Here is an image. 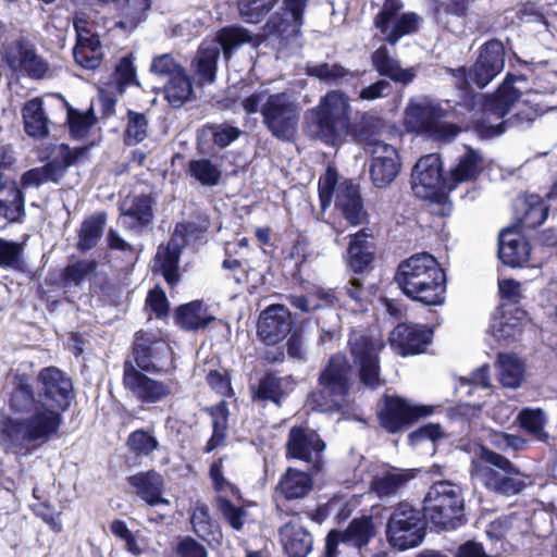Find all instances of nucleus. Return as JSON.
<instances>
[{
    "mask_svg": "<svg viewBox=\"0 0 557 557\" xmlns=\"http://www.w3.org/2000/svg\"><path fill=\"white\" fill-rule=\"evenodd\" d=\"M412 190L422 199H436L447 190V177L442 175L441 158L436 153L421 157L412 170Z\"/></svg>",
    "mask_w": 557,
    "mask_h": 557,
    "instance_id": "2eb2a0df",
    "label": "nucleus"
},
{
    "mask_svg": "<svg viewBox=\"0 0 557 557\" xmlns=\"http://www.w3.org/2000/svg\"><path fill=\"white\" fill-rule=\"evenodd\" d=\"M72 392L70 377L54 367L39 372L38 397L21 381L0 417V447L8 454L26 456L49 442L59 432Z\"/></svg>",
    "mask_w": 557,
    "mask_h": 557,
    "instance_id": "f257e3e1",
    "label": "nucleus"
},
{
    "mask_svg": "<svg viewBox=\"0 0 557 557\" xmlns=\"http://www.w3.org/2000/svg\"><path fill=\"white\" fill-rule=\"evenodd\" d=\"M75 62L86 70H96L102 62L103 51L99 37L77 41L73 50Z\"/></svg>",
    "mask_w": 557,
    "mask_h": 557,
    "instance_id": "a18cd8bd",
    "label": "nucleus"
},
{
    "mask_svg": "<svg viewBox=\"0 0 557 557\" xmlns=\"http://www.w3.org/2000/svg\"><path fill=\"white\" fill-rule=\"evenodd\" d=\"M432 412V407L412 405L396 396H385L379 407L377 414L382 428L391 433H395L406 424L419 418L428 417Z\"/></svg>",
    "mask_w": 557,
    "mask_h": 557,
    "instance_id": "dca6fc26",
    "label": "nucleus"
},
{
    "mask_svg": "<svg viewBox=\"0 0 557 557\" xmlns=\"http://www.w3.org/2000/svg\"><path fill=\"white\" fill-rule=\"evenodd\" d=\"M127 446L136 455L149 456L159 448V441L147 430H136L127 438Z\"/></svg>",
    "mask_w": 557,
    "mask_h": 557,
    "instance_id": "6e6d98bb",
    "label": "nucleus"
},
{
    "mask_svg": "<svg viewBox=\"0 0 557 557\" xmlns=\"http://www.w3.org/2000/svg\"><path fill=\"white\" fill-rule=\"evenodd\" d=\"M134 493L149 506H169V499L162 496L164 491L163 476L154 471L139 472L128 478Z\"/></svg>",
    "mask_w": 557,
    "mask_h": 557,
    "instance_id": "bb28decb",
    "label": "nucleus"
},
{
    "mask_svg": "<svg viewBox=\"0 0 557 557\" xmlns=\"http://www.w3.org/2000/svg\"><path fill=\"white\" fill-rule=\"evenodd\" d=\"M48 182L57 183L59 180L47 165L32 169L22 176L24 187H38Z\"/></svg>",
    "mask_w": 557,
    "mask_h": 557,
    "instance_id": "0e129e2a",
    "label": "nucleus"
},
{
    "mask_svg": "<svg viewBox=\"0 0 557 557\" xmlns=\"http://www.w3.org/2000/svg\"><path fill=\"white\" fill-rule=\"evenodd\" d=\"M442 437L443 432L440 425L429 424L412 432L409 435V443L411 446L426 444L431 448H434L435 443Z\"/></svg>",
    "mask_w": 557,
    "mask_h": 557,
    "instance_id": "052dcab7",
    "label": "nucleus"
},
{
    "mask_svg": "<svg viewBox=\"0 0 557 557\" xmlns=\"http://www.w3.org/2000/svg\"><path fill=\"white\" fill-rule=\"evenodd\" d=\"M123 383L133 396L145 404H156L170 396L176 386L172 380L166 382L150 379L131 362L124 364Z\"/></svg>",
    "mask_w": 557,
    "mask_h": 557,
    "instance_id": "f3484780",
    "label": "nucleus"
},
{
    "mask_svg": "<svg viewBox=\"0 0 557 557\" xmlns=\"http://www.w3.org/2000/svg\"><path fill=\"white\" fill-rule=\"evenodd\" d=\"M498 380L504 387L516 389L524 377V363L515 355L500 354L497 361Z\"/></svg>",
    "mask_w": 557,
    "mask_h": 557,
    "instance_id": "37998d69",
    "label": "nucleus"
},
{
    "mask_svg": "<svg viewBox=\"0 0 557 557\" xmlns=\"http://www.w3.org/2000/svg\"><path fill=\"white\" fill-rule=\"evenodd\" d=\"M414 476L413 470L386 467L371 482V491L380 498L393 497Z\"/></svg>",
    "mask_w": 557,
    "mask_h": 557,
    "instance_id": "473e14b6",
    "label": "nucleus"
},
{
    "mask_svg": "<svg viewBox=\"0 0 557 557\" xmlns=\"http://www.w3.org/2000/svg\"><path fill=\"white\" fill-rule=\"evenodd\" d=\"M518 102L519 94L510 86L500 88L492 98L487 99L483 107L485 119L481 122V126L487 131V135H502L505 132V122L497 121L509 113Z\"/></svg>",
    "mask_w": 557,
    "mask_h": 557,
    "instance_id": "412c9836",
    "label": "nucleus"
},
{
    "mask_svg": "<svg viewBox=\"0 0 557 557\" xmlns=\"http://www.w3.org/2000/svg\"><path fill=\"white\" fill-rule=\"evenodd\" d=\"M313 487V480L308 473L296 468H288L281 476L276 493L286 500L305 498Z\"/></svg>",
    "mask_w": 557,
    "mask_h": 557,
    "instance_id": "72a5a7b5",
    "label": "nucleus"
},
{
    "mask_svg": "<svg viewBox=\"0 0 557 557\" xmlns=\"http://www.w3.org/2000/svg\"><path fill=\"white\" fill-rule=\"evenodd\" d=\"M114 79L117 83L121 92L131 85H138L132 54L123 57L116 64Z\"/></svg>",
    "mask_w": 557,
    "mask_h": 557,
    "instance_id": "bf43d9fd",
    "label": "nucleus"
},
{
    "mask_svg": "<svg viewBox=\"0 0 557 557\" xmlns=\"http://www.w3.org/2000/svg\"><path fill=\"white\" fill-rule=\"evenodd\" d=\"M395 281L404 294L414 301L425 306H440L444 302L445 273L436 259L426 252L403 261L398 265Z\"/></svg>",
    "mask_w": 557,
    "mask_h": 557,
    "instance_id": "f03ea898",
    "label": "nucleus"
},
{
    "mask_svg": "<svg viewBox=\"0 0 557 557\" xmlns=\"http://www.w3.org/2000/svg\"><path fill=\"white\" fill-rule=\"evenodd\" d=\"M446 112L429 98L411 99L405 110V125L413 133L433 132Z\"/></svg>",
    "mask_w": 557,
    "mask_h": 557,
    "instance_id": "4be33fe9",
    "label": "nucleus"
},
{
    "mask_svg": "<svg viewBox=\"0 0 557 557\" xmlns=\"http://www.w3.org/2000/svg\"><path fill=\"white\" fill-rule=\"evenodd\" d=\"M176 553L180 557H207L206 548L189 536L183 537L178 541Z\"/></svg>",
    "mask_w": 557,
    "mask_h": 557,
    "instance_id": "774afa93",
    "label": "nucleus"
},
{
    "mask_svg": "<svg viewBox=\"0 0 557 557\" xmlns=\"http://www.w3.org/2000/svg\"><path fill=\"white\" fill-rule=\"evenodd\" d=\"M249 40L248 30L242 27L223 28L215 37L203 40L190 64L197 85L203 87L215 82L221 50L228 60L233 49Z\"/></svg>",
    "mask_w": 557,
    "mask_h": 557,
    "instance_id": "39448f33",
    "label": "nucleus"
},
{
    "mask_svg": "<svg viewBox=\"0 0 557 557\" xmlns=\"http://www.w3.org/2000/svg\"><path fill=\"white\" fill-rule=\"evenodd\" d=\"M134 355L137 367L146 372H168L174 368L169 343L150 333L136 334Z\"/></svg>",
    "mask_w": 557,
    "mask_h": 557,
    "instance_id": "4468645a",
    "label": "nucleus"
},
{
    "mask_svg": "<svg viewBox=\"0 0 557 557\" xmlns=\"http://www.w3.org/2000/svg\"><path fill=\"white\" fill-rule=\"evenodd\" d=\"M263 123L277 138L289 140L294 137L300 115L296 99L288 92L272 94L261 110Z\"/></svg>",
    "mask_w": 557,
    "mask_h": 557,
    "instance_id": "9b49d317",
    "label": "nucleus"
},
{
    "mask_svg": "<svg viewBox=\"0 0 557 557\" xmlns=\"http://www.w3.org/2000/svg\"><path fill=\"white\" fill-rule=\"evenodd\" d=\"M191 523L194 531L201 537H205L211 530V517L209 507L203 503H196L193 508Z\"/></svg>",
    "mask_w": 557,
    "mask_h": 557,
    "instance_id": "680f3d73",
    "label": "nucleus"
},
{
    "mask_svg": "<svg viewBox=\"0 0 557 557\" xmlns=\"http://www.w3.org/2000/svg\"><path fill=\"white\" fill-rule=\"evenodd\" d=\"M150 71L153 75L166 82L169 78L183 73L185 69L176 62L172 54L164 53L153 58Z\"/></svg>",
    "mask_w": 557,
    "mask_h": 557,
    "instance_id": "4d7b16f0",
    "label": "nucleus"
},
{
    "mask_svg": "<svg viewBox=\"0 0 557 557\" xmlns=\"http://www.w3.org/2000/svg\"><path fill=\"white\" fill-rule=\"evenodd\" d=\"M330 533L337 534L336 542L343 550L352 547L360 554L374 537L375 528L370 517H361L354 519L344 531L332 530Z\"/></svg>",
    "mask_w": 557,
    "mask_h": 557,
    "instance_id": "7c9ffc66",
    "label": "nucleus"
},
{
    "mask_svg": "<svg viewBox=\"0 0 557 557\" xmlns=\"http://www.w3.org/2000/svg\"><path fill=\"white\" fill-rule=\"evenodd\" d=\"M292 324L288 309L283 305H272L260 313L257 333L267 345H275L290 332Z\"/></svg>",
    "mask_w": 557,
    "mask_h": 557,
    "instance_id": "5701e85b",
    "label": "nucleus"
},
{
    "mask_svg": "<svg viewBox=\"0 0 557 557\" xmlns=\"http://www.w3.org/2000/svg\"><path fill=\"white\" fill-rule=\"evenodd\" d=\"M347 405L345 400L342 398H337L333 393H327L322 389L318 392H312L308 395L307 406L311 410L320 411V412H333L341 410Z\"/></svg>",
    "mask_w": 557,
    "mask_h": 557,
    "instance_id": "864d4df0",
    "label": "nucleus"
},
{
    "mask_svg": "<svg viewBox=\"0 0 557 557\" xmlns=\"http://www.w3.org/2000/svg\"><path fill=\"white\" fill-rule=\"evenodd\" d=\"M374 69L383 76H387L396 83L407 85L416 77V69H401L399 62L394 59L385 46L379 47L371 55Z\"/></svg>",
    "mask_w": 557,
    "mask_h": 557,
    "instance_id": "f704fd0d",
    "label": "nucleus"
},
{
    "mask_svg": "<svg viewBox=\"0 0 557 557\" xmlns=\"http://www.w3.org/2000/svg\"><path fill=\"white\" fill-rule=\"evenodd\" d=\"M338 174L329 166L319 181V198L322 209H326L335 191V207L351 225L362 224L366 220L362 200L358 186L351 181H344L337 185Z\"/></svg>",
    "mask_w": 557,
    "mask_h": 557,
    "instance_id": "0eeeda50",
    "label": "nucleus"
},
{
    "mask_svg": "<svg viewBox=\"0 0 557 557\" xmlns=\"http://www.w3.org/2000/svg\"><path fill=\"white\" fill-rule=\"evenodd\" d=\"M527 322V312L516 307H503L491 323V333L497 341L515 339L521 334Z\"/></svg>",
    "mask_w": 557,
    "mask_h": 557,
    "instance_id": "c756f323",
    "label": "nucleus"
},
{
    "mask_svg": "<svg viewBox=\"0 0 557 557\" xmlns=\"http://www.w3.org/2000/svg\"><path fill=\"white\" fill-rule=\"evenodd\" d=\"M307 74L322 81L336 82L346 77L349 73L337 63H308Z\"/></svg>",
    "mask_w": 557,
    "mask_h": 557,
    "instance_id": "13d9d810",
    "label": "nucleus"
},
{
    "mask_svg": "<svg viewBox=\"0 0 557 557\" xmlns=\"http://www.w3.org/2000/svg\"><path fill=\"white\" fill-rule=\"evenodd\" d=\"M431 333L422 325L398 324L389 335V344L401 356L423 352Z\"/></svg>",
    "mask_w": 557,
    "mask_h": 557,
    "instance_id": "b1692460",
    "label": "nucleus"
},
{
    "mask_svg": "<svg viewBox=\"0 0 557 557\" xmlns=\"http://www.w3.org/2000/svg\"><path fill=\"white\" fill-rule=\"evenodd\" d=\"M120 209L122 226L129 231H143L149 226L153 218L152 199L146 195L125 199Z\"/></svg>",
    "mask_w": 557,
    "mask_h": 557,
    "instance_id": "a878e982",
    "label": "nucleus"
},
{
    "mask_svg": "<svg viewBox=\"0 0 557 557\" xmlns=\"http://www.w3.org/2000/svg\"><path fill=\"white\" fill-rule=\"evenodd\" d=\"M47 103L48 107H54L65 113L66 123L74 137H84L95 123V116L91 109L86 112L75 110L71 108L61 96H49L47 98Z\"/></svg>",
    "mask_w": 557,
    "mask_h": 557,
    "instance_id": "e433bc0d",
    "label": "nucleus"
},
{
    "mask_svg": "<svg viewBox=\"0 0 557 557\" xmlns=\"http://www.w3.org/2000/svg\"><path fill=\"white\" fill-rule=\"evenodd\" d=\"M188 173L205 186L216 185L221 177L219 168L208 159L191 160L188 164Z\"/></svg>",
    "mask_w": 557,
    "mask_h": 557,
    "instance_id": "603ef678",
    "label": "nucleus"
},
{
    "mask_svg": "<svg viewBox=\"0 0 557 557\" xmlns=\"http://www.w3.org/2000/svg\"><path fill=\"white\" fill-rule=\"evenodd\" d=\"M281 541L288 557H307L313 546L311 533L302 525L299 517L293 518L281 530Z\"/></svg>",
    "mask_w": 557,
    "mask_h": 557,
    "instance_id": "cd10ccee",
    "label": "nucleus"
},
{
    "mask_svg": "<svg viewBox=\"0 0 557 557\" xmlns=\"http://www.w3.org/2000/svg\"><path fill=\"white\" fill-rule=\"evenodd\" d=\"M519 426L536 441L547 443L549 434L546 431L548 417L542 408H523L517 416Z\"/></svg>",
    "mask_w": 557,
    "mask_h": 557,
    "instance_id": "a19ab883",
    "label": "nucleus"
},
{
    "mask_svg": "<svg viewBox=\"0 0 557 557\" xmlns=\"http://www.w3.org/2000/svg\"><path fill=\"white\" fill-rule=\"evenodd\" d=\"M309 0H284L281 11L271 15L264 25V34L286 40L300 32L304 12Z\"/></svg>",
    "mask_w": 557,
    "mask_h": 557,
    "instance_id": "6ab92c4d",
    "label": "nucleus"
},
{
    "mask_svg": "<svg viewBox=\"0 0 557 557\" xmlns=\"http://www.w3.org/2000/svg\"><path fill=\"white\" fill-rule=\"evenodd\" d=\"M424 517L438 530H454L462 524L465 500L460 486L449 481L435 482L424 498Z\"/></svg>",
    "mask_w": 557,
    "mask_h": 557,
    "instance_id": "423d86ee",
    "label": "nucleus"
},
{
    "mask_svg": "<svg viewBox=\"0 0 557 557\" xmlns=\"http://www.w3.org/2000/svg\"><path fill=\"white\" fill-rule=\"evenodd\" d=\"M515 212L523 227L534 228L546 220L548 206L537 195H524L517 199Z\"/></svg>",
    "mask_w": 557,
    "mask_h": 557,
    "instance_id": "c9c22d12",
    "label": "nucleus"
},
{
    "mask_svg": "<svg viewBox=\"0 0 557 557\" xmlns=\"http://www.w3.org/2000/svg\"><path fill=\"white\" fill-rule=\"evenodd\" d=\"M271 95L272 94H269L267 89H258L242 100L243 109L247 114L261 113V110L265 108V103Z\"/></svg>",
    "mask_w": 557,
    "mask_h": 557,
    "instance_id": "338daca9",
    "label": "nucleus"
},
{
    "mask_svg": "<svg viewBox=\"0 0 557 557\" xmlns=\"http://www.w3.org/2000/svg\"><path fill=\"white\" fill-rule=\"evenodd\" d=\"M210 416L212 418L213 433L205 446L206 453H211L225 443L228 419V409L225 401H221L210 408Z\"/></svg>",
    "mask_w": 557,
    "mask_h": 557,
    "instance_id": "de8ad7c7",
    "label": "nucleus"
},
{
    "mask_svg": "<svg viewBox=\"0 0 557 557\" xmlns=\"http://www.w3.org/2000/svg\"><path fill=\"white\" fill-rule=\"evenodd\" d=\"M482 157L478 151L468 149L467 152L458 159L457 164L450 170L449 176L446 181L447 191H451L461 183L475 180L482 171Z\"/></svg>",
    "mask_w": 557,
    "mask_h": 557,
    "instance_id": "4c0bfd02",
    "label": "nucleus"
},
{
    "mask_svg": "<svg viewBox=\"0 0 557 557\" xmlns=\"http://www.w3.org/2000/svg\"><path fill=\"white\" fill-rule=\"evenodd\" d=\"M278 0H237L240 17L247 23H259Z\"/></svg>",
    "mask_w": 557,
    "mask_h": 557,
    "instance_id": "3c124183",
    "label": "nucleus"
},
{
    "mask_svg": "<svg viewBox=\"0 0 557 557\" xmlns=\"http://www.w3.org/2000/svg\"><path fill=\"white\" fill-rule=\"evenodd\" d=\"M471 462V478L497 495L510 497L528 486V476L506 457L480 447Z\"/></svg>",
    "mask_w": 557,
    "mask_h": 557,
    "instance_id": "7ed1b4c3",
    "label": "nucleus"
},
{
    "mask_svg": "<svg viewBox=\"0 0 557 557\" xmlns=\"http://www.w3.org/2000/svg\"><path fill=\"white\" fill-rule=\"evenodd\" d=\"M106 221V213L99 212L89 216L82 223L77 244L79 249L89 250L97 245L103 233Z\"/></svg>",
    "mask_w": 557,
    "mask_h": 557,
    "instance_id": "09e8293b",
    "label": "nucleus"
},
{
    "mask_svg": "<svg viewBox=\"0 0 557 557\" xmlns=\"http://www.w3.org/2000/svg\"><path fill=\"white\" fill-rule=\"evenodd\" d=\"M220 509L230 525L235 530H242L247 520V510L243 507H236L227 499L220 500Z\"/></svg>",
    "mask_w": 557,
    "mask_h": 557,
    "instance_id": "e2e57ef3",
    "label": "nucleus"
},
{
    "mask_svg": "<svg viewBox=\"0 0 557 557\" xmlns=\"http://www.w3.org/2000/svg\"><path fill=\"white\" fill-rule=\"evenodd\" d=\"M366 230L351 235L347 249L348 267L356 273L362 272L373 260V250Z\"/></svg>",
    "mask_w": 557,
    "mask_h": 557,
    "instance_id": "58836bf2",
    "label": "nucleus"
},
{
    "mask_svg": "<svg viewBox=\"0 0 557 557\" xmlns=\"http://www.w3.org/2000/svg\"><path fill=\"white\" fill-rule=\"evenodd\" d=\"M0 57L16 76L42 79L50 71L48 62L37 54L34 45L23 38L4 44Z\"/></svg>",
    "mask_w": 557,
    "mask_h": 557,
    "instance_id": "f8f14e48",
    "label": "nucleus"
},
{
    "mask_svg": "<svg viewBox=\"0 0 557 557\" xmlns=\"http://www.w3.org/2000/svg\"><path fill=\"white\" fill-rule=\"evenodd\" d=\"M350 366L344 355L333 356L325 369L320 373L319 384L327 393H333L348 404L350 388Z\"/></svg>",
    "mask_w": 557,
    "mask_h": 557,
    "instance_id": "393cba45",
    "label": "nucleus"
},
{
    "mask_svg": "<svg viewBox=\"0 0 557 557\" xmlns=\"http://www.w3.org/2000/svg\"><path fill=\"white\" fill-rule=\"evenodd\" d=\"M186 230L187 226H176L169 243L165 246L160 245L158 248L156 262L160 265L162 275L170 285H174L178 281L177 268L183 247L178 236Z\"/></svg>",
    "mask_w": 557,
    "mask_h": 557,
    "instance_id": "2f4dec72",
    "label": "nucleus"
},
{
    "mask_svg": "<svg viewBox=\"0 0 557 557\" xmlns=\"http://www.w3.org/2000/svg\"><path fill=\"white\" fill-rule=\"evenodd\" d=\"M314 120L308 124L311 137L336 145L349 133L351 125L350 98L342 90H331L311 110Z\"/></svg>",
    "mask_w": 557,
    "mask_h": 557,
    "instance_id": "20e7f679",
    "label": "nucleus"
},
{
    "mask_svg": "<svg viewBox=\"0 0 557 557\" xmlns=\"http://www.w3.org/2000/svg\"><path fill=\"white\" fill-rule=\"evenodd\" d=\"M47 166L60 180L66 169L74 163L77 153L73 151L67 145L60 144L53 145L48 154Z\"/></svg>",
    "mask_w": 557,
    "mask_h": 557,
    "instance_id": "8fccbe9b",
    "label": "nucleus"
},
{
    "mask_svg": "<svg viewBox=\"0 0 557 557\" xmlns=\"http://www.w3.org/2000/svg\"><path fill=\"white\" fill-rule=\"evenodd\" d=\"M163 95L173 108H181L194 99V86L186 71L164 82Z\"/></svg>",
    "mask_w": 557,
    "mask_h": 557,
    "instance_id": "79ce46f5",
    "label": "nucleus"
},
{
    "mask_svg": "<svg viewBox=\"0 0 557 557\" xmlns=\"http://www.w3.org/2000/svg\"><path fill=\"white\" fill-rule=\"evenodd\" d=\"M95 270V262L82 260L72 263L65 269V278L72 283H78L87 277Z\"/></svg>",
    "mask_w": 557,
    "mask_h": 557,
    "instance_id": "69168bd1",
    "label": "nucleus"
},
{
    "mask_svg": "<svg viewBox=\"0 0 557 557\" xmlns=\"http://www.w3.org/2000/svg\"><path fill=\"white\" fill-rule=\"evenodd\" d=\"M386 539L391 546L406 550L419 546L424 539V523L419 509L400 503L386 525Z\"/></svg>",
    "mask_w": 557,
    "mask_h": 557,
    "instance_id": "9d476101",
    "label": "nucleus"
},
{
    "mask_svg": "<svg viewBox=\"0 0 557 557\" xmlns=\"http://www.w3.org/2000/svg\"><path fill=\"white\" fill-rule=\"evenodd\" d=\"M401 9L403 3L399 0H386L374 17L375 27L391 46H396L403 37L417 33L421 25L422 18L417 13H400Z\"/></svg>",
    "mask_w": 557,
    "mask_h": 557,
    "instance_id": "ddd939ff",
    "label": "nucleus"
},
{
    "mask_svg": "<svg viewBox=\"0 0 557 557\" xmlns=\"http://www.w3.org/2000/svg\"><path fill=\"white\" fill-rule=\"evenodd\" d=\"M325 443L315 431L302 426L290 429L286 442L287 457L299 459L318 468L322 461Z\"/></svg>",
    "mask_w": 557,
    "mask_h": 557,
    "instance_id": "aec40b11",
    "label": "nucleus"
},
{
    "mask_svg": "<svg viewBox=\"0 0 557 557\" xmlns=\"http://www.w3.org/2000/svg\"><path fill=\"white\" fill-rule=\"evenodd\" d=\"M176 320L185 330H198L206 327L214 317L208 312L201 301H193L177 309Z\"/></svg>",
    "mask_w": 557,
    "mask_h": 557,
    "instance_id": "c03bdc74",
    "label": "nucleus"
},
{
    "mask_svg": "<svg viewBox=\"0 0 557 557\" xmlns=\"http://www.w3.org/2000/svg\"><path fill=\"white\" fill-rule=\"evenodd\" d=\"M498 256L504 264L521 267L529 260L530 245L516 227L505 228L499 234Z\"/></svg>",
    "mask_w": 557,
    "mask_h": 557,
    "instance_id": "c85d7f7f",
    "label": "nucleus"
},
{
    "mask_svg": "<svg viewBox=\"0 0 557 557\" xmlns=\"http://www.w3.org/2000/svg\"><path fill=\"white\" fill-rule=\"evenodd\" d=\"M505 66V48L499 40L487 41L480 50L476 62L469 70L459 67L454 71L459 88L471 86L484 88Z\"/></svg>",
    "mask_w": 557,
    "mask_h": 557,
    "instance_id": "1a4fd4ad",
    "label": "nucleus"
},
{
    "mask_svg": "<svg viewBox=\"0 0 557 557\" xmlns=\"http://www.w3.org/2000/svg\"><path fill=\"white\" fill-rule=\"evenodd\" d=\"M384 347V339L376 330H354L349 334L350 357L359 368L361 383L369 387L381 385L380 354Z\"/></svg>",
    "mask_w": 557,
    "mask_h": 557,
    "instance_id": "6e6552de",
    "label": "nucleus"
},
{
    "mask_svg": "<svg viewBox=\"0 0 557 557\" xmlns=\"http://www.w3.org/2000/svg\"><path fill=\"white\" fill-rule=\"evenodd\" d=\"M292 385L289 377H277L272 373L262 376L256 389L253 397L261 400H271L278 404Z\"/></svg>",
    "mask_w": 557,
    "mask_h": 557,
    "instance_id": "49530a36",
    "label": "nucleus"
},
{
    "mask_svg": "<svg viewBox=\"0 0 557 557\" xmlns=\"http://www.w3.org/2000/svg\"><path fill=\"white\" fill-rule=\"evenodd\" d=\"M372 160L370 176L377 188H385L394 182L400 170L399 156L395 147L384 141L369 143Z\"/></svg>",
    "mask_w": 557,
    "mask_h": 557,
    "instance_id": "a211bd4d",
    "label": "nucleus"
},
{
    "mask_svg": "<svg viewBox=\"0 0 557 557\" xmlns=\"http://www.w3.org/2000/svg\"><path fill=\"white\" fill-rule=\"evenodd\" d=\"M25 132L34 138H44L49 134V119L39 98L27 101L23 108Z\"/></svg>",
    "mask_w": 557,
    "mask_h": 557,
    "instance_id": "ea45409f",
    "label": "nucleus"
},
{
    "mask_svg": "<svg viewBox=\"0 0 557 557\" xmlns=\"http://www.w3.org/2000/svg\"><path fill=\"white\" fill-rule=\"evenodd\" d=\"M148 134V120L144 113L128 111L125 128V143L136 145L143 141Z\"/></svg>",
    "mask_w": 557,
    "mask_h": 557,
    "instance_id": "5fc2aeb1",
    "label": "nucleus"
}]
</instances>
